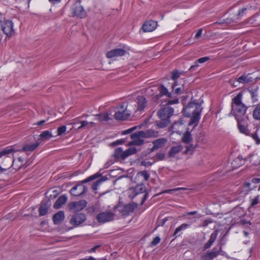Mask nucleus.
<instances>
[{"instance_id": "nucleus-19", "label": "nucleus", "mask_w": 260, "mask_h": 260, "mask_svg": "<svg viewBox=\"0 0 260 260\" xmlns=\"http://www.w3.org/2000/svg\"><path fill=\"white\" fill-rule=\"evenodd\" d=\"M125 151H123L120 147L115 149L113 156L116 160H124L126 158Z\"/></svg>"}, {"instance_id": "nucleus-63", "label": "nucleus", "mask_w": 260, "mask_h": 260, "mask_svg": "<svg viewBox=\"0 0 260 260\" xmlns=\"http://www.w3.org/2000/svg\"><path fill=\"white\" fill-rule=\"evenodd\" d=\"M101 246L100 245H96L94 246L93 248H92L91 249H90L88 252H94L95 251V250L99 248Z\"/></svg>"}, {"instance_id": "nucleus-25", "label": "nucleus", "mask_w": 260, "mask_h": 260, "mask_svg": "<svg viewBox=\"0 0 260 260\" xmlns=\"http://www.w3.org/2000/svg\"><path fill=\"white\" fill-rule=\"evenodd\" d=\"M183 147L181 145H178L172 147L169 150L168 156L169 157H174L175 155L182 151Z\"/></svg>"}, {"instance_id": "nucleus-50", "label": "nucleus", "mask_w": 260, "mask_h": 260, "mask_svg": "<svg viewBox=\"0 0 260 260\" xmlns=\"http://www.w3.org/2000/svg\"><path fill=\"white\" fill-rule=\"evenodd\" d=\"M251 137L255 140L257 144L260 143V138H259L258 136V130H257L254 134H252Z\"/></svg>"}, {"instance_id": "nucleus-5", "label": "nucleus", "mask_w": 260, "mask_h": 260, "mask_svg": "<svg viewBox=\"0 0 260 260\" xmlns=\"http://www.w3.org/2000/svg\"><path fill=\"white\" fill-rule=\"evenodd\" d=\"M86 220V216L82 213H76L73 214L70 219V223L73 227L81 225Z\"/></svg>"}, {"instance_id": "nucleus-59", "label": "nucleus", "mask_w": 260, "mask_h": 260, "mask_svg": "<svg viewBox=\"0 0 260 260\" xmlns=\"http://www.w3.org/2000/svg\"><path fill=\"white\" fill-rule=\"evenodd\" d=\"M174 89V92L176 94H180L182 92V88L181 87H178L176 89L175 88L173 89V90Z\"/></svg>"}, {"instance_id": "nucleus-34", "label": "nucleus", "mask_w": 260, "mask_h": 260, "mask_svg": "<svg viewBox=\"0 0 260 260\" xmlns=\"http://www.w3.org/2000/svg\"><path fill=\"white\" fill-rule=\"evenodd\" d=\"M147 131H139L137 133H133L131 135V138H135L140 137V138H148L147 136Z\"/></svg>"}, {"instance_id": "nucleus-58", "label": "nucleus", "mask_w": 260, "mask_h": 260, "mask_svg": "<svg viewBox=\"0 0 260 260\" xmlns=\"http://www.w3.org/2000/svg\"><path fill=\"white\" fill-rule=\"evenodd\" d=\"M178 103V99H174L173 100H168L167 104L170 105L173 104H177Z\"/></svg>"}, {"instance_id": "nucleus-31", "label": "nucleus", "mask_w": 260, "mask_h": 260, "mask_svg": "<svg viewBox=\"0 0 260 260\" xmlns=\"http://www.w3.org/2000/svg\"><path fill=\"white\" fill-rule=\"evenodd\" d=\"M248 22L253 24V26H258L260 25V15L255 14L248 19Z\"/></svg>"}, {"instance_id": "nucleus-29", "label": "nucleus", "mask_w": 260, "mask_h": 260, "mask_svg": "<svg viewBox=\"0 0 260 260\" xmlns=\"http://www.w3.org/2000/svg\"><path fill=\"white\" fill-rule=\"evenodd\" d=\"M201 112H197L196 113L192 114V117L190 119V120L189 122V125L194 124V126H196L199 123L200 118V114Z\"/></svg>"}, {"instance_id": "nucleus-62", "label": "nucleus", "mask_w": 260, "mask_h": 260, "mask_svg": "<svg viewBox=\"0 0 260 260\" xmlns=\"http://www.w3.org/2000/svg\"><path fill=\"white\" fill-rule=\"evenodd\" d=\"M240 222L242 224H249V225H251V223L250 222V221H247L245 219H242L240 220Z\"/></svg>"}, {"instance_id": "nucleus-56", "label": "nucleus", "mask_w": 260, "mask_h": 260, "mask_svg": "<svg viewBox=\"0 0 260 260\" xmlns=\"http://www.w3.org/2000/svg\"><path fill=\"white\" fill-rule=\"evenodd\" d=\"M199 62H198L197 60L196 62H194V64L190 67L189 70L191 71L195 70V69L199 67Z\"/></svg>"}, {"instance_id": "nucleus-3", "label": "nucleus", "mask_w": 260, "mask_h": 260, "mask_svg": "<svg viewBox=\"0 0 260 260\" xmlns=\"http://www.w3.org/2000/svg\"><path fill=\"white\" fill-rule=\"evenodd\" d=\"M137 207V204L134 203L126 204L119 203L114 207L113 210L115 212H118L121 216H127L133 213Z\"/></svg>"}, {"instance_id": "nucleus-43", "label": "nucleus", "mask_w": 260, "mask_h": 260, "mask_svg": "<svg viewBox=\"0 0 260 260\" xmlns=\"http://www.w3.org/2000/svg\"><path fill=\"white\" fill-rule=\"evenodd\" d=\"M172 78L173 80H174V82L172 86V89H174V87L177 85V82L176 80L178 79L180 76V73L177 70L174 71L172 72Z\"/></svg>"}, {"instance_id": "nucleus-28", "label": "nucleus", "mask_w": 260, "mask_h": 260, "mask_svg": "<svg viewBox=\"0 0 260 260\" xmlns=\"http://www.w3.org/2000/svg\"><path fill=\"white\" fill-rule=\"evenodd\" d=\"M201 112H197L196 113L192 114V117L190 119V120L189 122V125L194 124V126H196L199 123L200 118V114Z\"/></svg>"}, {"instance_id": "nucleus-2", "label": "nucleus", "mask_w": 260, "mask_h": 260, "mask_svg": "<svg viewBox=\"0 0 260 260\" xmlns=\"http://www.w3.org/2000/svg\"><path fill=\"white\" fill-rule=\"evenodd\" d=\"M100 176V175L94 174L81 181L82 184H77L74 186L70 191L71 194L75 197L80 196L87 191V188L83 184L93 180Z\"/></svg>"}, {"instance_id": "nucleus-51", "label": "nucleus", "mask_w": 260, "mask_h": 260, "mask_svg": "<svg viewBox=\"0 0 260 260\" xmlns=\"http://www.w3.org/2000/svg\"><path fill=\"white\" fill-rule=\"evenodd\" d=\"M160 241V239L159 237H156L154 238V239L153 240V241L151 242L150 245L151 246H154L158 244Z\"/></svg>"}, {"instance_id": "nucleus-39", "label": "nucleus", "mask_w": 260, "mask_h": 260, "mask_svg": "<svg viewBox=\"0 0 260 260\" xmlns=\"http://www.w3.org/2000/svg\"><path fill=\"white\" fill-rule=\"evenodd\" d=\"M108 179V178L106 176H102L99 179H98L92 185V189L93 190H95L98 188V186L102 182L106 181Z\"/></svg>"}, {"instance_id": "nucleus-64", "label": "nucleus", "mask_w": 260, "mask_h": 260, "mask_svg": "<svg viewBox=\"0 0 260 260\" xmlns=\"http://www.w3.org/2000/svg\"><path fill=\"white\" fill-rule=\"evenodd\" d=\"M58 194V192L56 190H52V194H51L50 195V198L52 197L53 198H55Z\"/></svg>"}, {"instance_id": "nucleus-26", "label": "nucleus", "mask_w": 260, "mask_h": 260, "mask_svg": "<svg viewBox=\"0 0 260 260\" xmlns=\"http://www.w3.org/2000/svg\"><path fill=\"white\" fill-rule=\"evenodd\" d=\"M18 150H15L12 146L7 147L0 152V158L9 156V154L16 152Z\"/></svg>"}, {"instance_id": "nucleus-49", "label": "nucleus", "mask_w": 260, "mask_h": 260, "mask_svg": "<svg viewBox=\"0 0 260 260\" xmlns=\"http://www.w3.org/2000/svg\"><path fill=\"white\" fill-rule=\"evenodd\" d=\"M66 131V126L65 125H62L57 129V135L59 136L63 134Z\"/></svg>"}, {"instance_id": "nucleus-32", "label": "nucleus", "mask_w": 260, "mask_h": 260, "mask_svg": "<svg viewBox=\"0 0 260 260\" xmlns=\"http://www.w3.org/2000/svg\"><path fill=\"white\" fill-rule=\"evenodd\" d=\"M245 121H237L238 128L241 133H242L246 135L252 136V134H250L248 129L247 127L245 126L242 123H244Z\"/></svg>"}, {"instance_id": "nucleus-15", "label": "nucleus", "mask_w": 260, "mask_h": 260, "mask_svg": "<svg viewBox=\"0 0 260 260\" xmlns=\"http://www.w3.org/2000/svg\"><path fill=\"white\" fill-rule=\"evenodd\" d=\"M157 26V21L154 20H149L146 21L143 24L142 28L144 32H150L154 30Z\"/></svg>"}, {"instance_id": "nucleus-10", "label": "nucleus", "mask_w": 260, "mask_h": 260, "mask_svg": "<svg viewBox=\"0 0 260 260\" xmlns=\"http://www.w3.org/2000/svg\"><path fill=\"white\" fill-rule=\"evenodd\" d=\"M15 158L14 156L12 158H11L9 156L4 157L2 161V165L3 167L0 166V174L4 173L10 169L13 165L11 162L12 161L14 162Z\"/></svg>"}, {"instance_id": "nucleus-60", "label": "nucleus", "mask_w": 260, "mask_h": 260, "mask_svg": "<svg viewBox=\"0 0 260 260\" xmlns=\"http://www.w3.org/2000/svg\"><path fill=\"white\" fill-rule=\"evenodd\" d=\"M202 30H203L202 28L199 29L198 30V32H197V34L195 36V38L197 39L201 37L202 33Z\"/></svg>"}, {"instance_id": "nucleus-61", "label": "nucleus", "mask_w": 260, "mask_h": 260, "mask_svg": "<svg viewBox=\"0 0 260 260\" xmlns=\"http://www.w3.org/2000/svg\"><path fill=\"white\" fill-rule=\"evenodd\" d=\"M241 159H240V158L239 157H238L236 159H235L232 162V165H233V167H235V168L238 167V166L236 165V164L237 162H238L239 161H241Z\"/></svg>"}, {"instance_id": "nucleus-42", "label": "nucleus", "mask_w": 260, "mask_h": 260, "mask_svg": "<svg viewBox=\"0 0 260 260\" xmlns=\"http://www.w3.org/2000/svg\"><path fill=\"white\" fill-rule=\"evenodd\" d=\"M131 139H133V141L129 143V145H135L140 146L142 145L144 142V141L140 137Z\"/></svg>"}, {"instance_id": "nucleus-14", "label": "nucleus", "mask_w": 260, "mask_h": 260, "mask_svg": "<svg viewBox=\"0 0 260 260\" xmlns=\"http://www.w3.org/2000/svg\"><path fill=\"white\" fill-rule=\"evenodd\" d=\"M134 192H135L134 196H136L138 194L145 192L144 196L142 199V204H143L147 198L148 193L146 192V188L144 184H140L137 185L134 188Z\"/></svg>"}, {"instance_id": "nucleus-1", "label": "nucleus", "mask_w": 260, "mask_h": 260, "mask_svg": "<svg viewBox=\"0 0 260 260\" xmlns=\"http://www.w3.org/2000/svg\"><path fill=\"white\" fill-rule=\"evenodd\" d=\"M242 96L243 94L240 92L232 100V112L237 121H245L248 119L245 115L247 107L242 103Z\"/></svg>"}, {"instance_id": "nucleus-6", "label": "nucleus", "mask_w": 260, "mask_h": 260, "mask_svg": "<svg viewBox=\"0 0 260 260\" xmlns=\"http://www.w3.org/2000/svg\"><path fill=\"white\" fill-rule=\"evenodd\" d=\"M115 214L111 211L102 212L97 214L96 219L97 221L101 223H104L111 221L114 219Z\"/></svg>"}, {"instance_id": "nucleus-48", "label": "nucleus", "mask_w": 260, "mask_h": 260, "mask_svg": "<svg viewBox=\"0 0 260 260\" xmlns=\"http://www.w3.org/2000/svg\"><path fill=\"white\" fill-rule=\"evenodd\" d=\"M249 92L253 101H257V99L256 98L257 96V94L256 93L257 89L251 90L249 91Z\"/></svg>"}, {"instance_id": "nucleus-30", "label": "nucleus", "mask_w": 260, "mask_h": 260, "mask_svg": "<svg viewBox=\"0 0 260 260\" xmlns=\"http://www.w3.org/2000/svg\"><path fill=\"white\" fill-rule=\"evenodd\" d=\"M250 74L242 75L237 79L239 83L242 84H246L252 81V79L249 76Z\"/></svg>"}, {"instance_id": "nucleus-9", "label": "nucleus", "mask_w": 260, "mask_h": 260, "mask_svg": "<svg viewBox=\"0 0 260 260\" xmlns=\"http://www.w3.org/2000/svg\"><path fill=\"white\" fill-rule=\"evenodd\" d=\"M174 109L170 106L161 108L157 112V115L160 119H168L173 115Z\"/></svg>"}, {"instance_id": "nucleus-17", "label": "nucleus", "mask_w": 260, "mask_h": 260, "mask_svg": "<svg viewBox=\"0 0 260 260\" xmlns=\"http://www.w3.org/2000/svg\"><path fill=\"white\" fill-rule=\"evenodd\" d=\"M136 102L137 104V110L139 111H143L146 107L147 103L146 98L142 95H138L137 97Z\"/></svg>"}, {"instance_id": "nucleus-54", "label": "nucleus", "mask_w": 260, "mask_h": 260, "mask_svg": "<svg viewBox=\"0 0 260 260\" xmlns=\"http://www.w3.org/2000/svg\"><path fill=\"white\" fill-rule=\"evenodd\" d=\"M141 164L142 166H143L145 167H149V166H151L153 163L150 161L143 160V161H141Z\"/></svg>"}, {"instance_id": "nucleus-35", "label": "nucleus", "mask_w": 260, "mask_h": 260, "mask_svg": "<svg viewBox=\"0 0 260 260\" xmlns=\"http://www.w3.org/2000/svg\"><path fill=\"white\" fill-rule=\"evenodd\" d=\"M53 137L51 133L48 131H44L40 135V139L42 141H47Z\"/></svg>"}, {"instance_id": "nucleus-55", "label": "nucleus", "mask_w": 260, "mask_h": 260, "mask_svg": "<svg viewBox=\"0 0 260 260\" xmlns=\"http://www.w3.org/2000/svg\"><path fill=\"white\" fill-rule=\"evenodd\" d=\"M209 58L208 57H204L199 58V59L197 60V61L198 62H199V63H203L205 61H207L208 60H209Z\"/></svg>"}, {"instance_id": "nucleus-27", "label": "nucleus", "mask_w": 260, "mask_h": 260, "mask_svg": "<svg viewBox=\"0 0 260 260\" xmlns=\"http://www.w3.org/2000/svg\"><path fill=\"white\" fill-rule=\"evenodd\" d=\"M40 143L39 142L35 143L32 144H26L22 148L20 151H24V152H31L34 151L35 149H36Z\"/></svg>"}, {"instance_id": "nucleus-57", "label": "nucleus", "mask_w": 260, "mask_h": 260, "mask_svg": "<svg viewBox=\"0 0 260 260\" xmlns=\"http://www.w3.org/2000/svg\"><path fill=\"white\" fill-rule=\"evenodd\" d=\"M246 10V8H243L242 10H240L237 14V18H240L243 16V14Z\"/></svg>"}, {"instance_id": "nucleus-20", "label": "nucleus", "mask_w": 260, "mask_h": 260, "mask_svg": "<svg viewBox=\"0 0 260 260\" xmlns=\"http://www.w3.org/2000/svg\"><path fill=\"white\" fill-rule=\"evenodd\" d=\"M219 254V251L216 248H214L212 251L207 252L202 256L203 260H211Z\"/></svg>"}, {"instance_id": "nucleus-38", "label": "nucleus", "mask_w": 260, "mask_h": 260, "mask_svg": "<svg viewBox=\"0 0 260 260\" xmlns=\"http://www.w3.org/2000/svg\"><path fill=\"white\" fill-rule=\"evenodd\" d=\"M189 225L187 223H183L180 226L177 228L174 233L173 236L177 237V234L181 231L185 230L189 227ZM180 235H178L180 236Z\"/></svg>"}, {"instance_id": "nucleus-21", "label": "nucleus", "mask_w": 260, "mask_h": 260, "mask_svg": "<svg viewBox=\"0 0 260 260\" xmlns=\"http://www.w3.org/2000/svg\"><path fill=\"white\" fill-rule=\"evenodd\" d=\"M64 214L63 211H60L53 216V220L55 224L60 223L64 220Z\"/></svg>"}, {"instance_id": "nucleus-36", "label": "nucleus", "mask_w": 260, "mask_h": 260, "mask_svg": "<svg viewBox=\"0 0 260 260\" xmlns=\"http://www.w3.org/2000/svg\"><path fill=\"white\" fill-rule=\"evenodd\" d=\"M192 140L191 135L187 128V131L185 133L182 138V141L184 143H188Z\"/></svg>"}, {"instance_id": "nucleus-41", "label": "nucleus", "mask_w": 260, "mask_h": 260, "mask_svg": "<svg viewBox=\"0 0 260 260\" xmlns=\"http://www.w3.org/2000/svg\"><path fill=\"white\" fill-rule=\"evenodd\" d=\"M98 118L100 122L107 121L110 119L109 114L108 113H101L95 115Z\"/></svg>"}, {"instance_id": "nucleus-45", "label": "nucleus", "mask_w": 260, "mask_h": 260, "mask_svg": "<svg viewBox=\"0 0 260 260\" xmlns=\"http://www.w3.org/2000/svg\"><path fill=\"white\" fill-rule=\"evenodd\" d=\"M125 155L126 157L128 156L136 154L137 152V150L136 147H129L128 149L126 150L125 151Z\"/></svg>"}, {"instance_id": "nucleus-53", "label": "nucleus", "mask_w": 260, "mask_h": 260, "mask_svg": "<svg viewBox=\"0 0 260 260\" xmlns=\"http://www.w3.org/2000/svg\"><path fill=\"white\" fill-rule=\"evenodd\" d=\"M258 199L259 197L257 196L254 199H252L251 203V206H254L257 205L258 203Z\"/></svg>"}, {"instance_id": "nucleus-44", "label": "nucleus", "mask_w": 260, "mask_h": 260, "mask_svg": "<svg viewBox=\"0 0 260 260\" xmlns=\"http://www.w3.org/2000/svg\"><path fill=\"white\" fill-rule=\"evenodd\" d=\"M148 138H156L158 136V132L152 129H147Z\"/></svg>"}, {"instance_id": "nucleus-52", "label": "nucleus", "mask_w": 260, "mask_h": 260, "mask_svg": "<svg viewBox=\"0 0 260 260\" xmlns=\"http://www.w3.org/2000/svg\"><path fill=\"white\" fill-rule=\"evenodd\" d=\"M81 125L78 127L77 129L80 130L83 129L84 127L89 125V122L87 121H82L80 122Z\"/></svg>"}, {"instance_id": "nucleus-40", "label": "nucleus", "mask_w": 260, "mask_h": 260, "mask_svg": "<svg viewBox=\"0 0 260 260\" xmlns=\"http://www.w3.org/2000/svg\"><path fill=\"white\" fill-rule=\"evenodd\" d=\"M170 122V120L168 119H161L160 121H157L156 124L158 128H164L167 126Z\"/></svg>"}, {"instance_id": "nucleus-46", "label": "nucleus", "mask_w": 260, "mask_h": 260, "mask_svg": "<svg viewBox=\"0 0 260 260\" xmlns=\"http://www.w3.org/2000/svg\"><path fill=\"white\" fill-rule=\"evenodd\" d=\"M165 156L166 155L164 153L159 152L153 157V159L155 161L162 160L165 159Z\"/></svg>"}, {"instance_id": "nucleus-22", "label": "nucleus", "mask_w": 260, "mask_h": 260, "mask_svg": "<svg viewBox=\"0 0 260 260\" xmlns=\"http://www.w3.org/2000/svg\"><path fill=\"white\" fill-rule=\"evenodd\" d=\"M159 94L155 96L156 99L158 100L161 96L166 95L168 98L171 97V93L169 92L168 89L162 85L158 87Z\"/></svg>"}, {"instance_id": "nucleus-37", "label": "nucleus", "mask_w": 260, "mask_h": 260, "mask_svg": "<svg viewBox=\"0 0 260 260\" xmlns=\"http://www.w3.org/2000/svg\"><path fill=\"white\" fill-rule=\"evenodd\" d=\"M252 115L254 119L260 120V103L254 109Z\"/></svg>"}, {"instance_id": "nucleus-23", "label": "nucleus", "mask_w": 260, "mask_h": 260, "mask_svg": "<svg viewBox=\"0 0 260 260\" xmlns=\"http://www.w3.org/2000/svg\"><path fill=\"white\" fill-rule=\"evenodd\" d=\"M218 231L217 230H215L210 236V239L209 241L204 245V249L206 250L210 247V246L213 244L214 242L215 241Z\"/></svg>"}, {"instance_id": "nucleus-24", "label": "nucleus", "mask_w": 260, "mask_h": 260, "mask_svg": "<svg viewBox=\"0 0 260 260\" xmlns=\"http://www.w3.org/2000/svg\"><path fill=\"white\" fill-rule=\"evenodd\" d=\"M67 201V197L65 195H62L59 197V198L55 202L53 207L55 209L60 208L63 204L66 203Z\"/></svg>"}, {"instance_id": "nucleus-7", "label": "nucleus", "mask_w": 260, "mask_h": 260, "mask_svg": "<svg viewBox=\"0 0 260 260\" xmlns=\"http://www.w3.org/2000/svg\"><path fill=\"white\" fill-rule=\"evenodd\" d=\"M87 202L85 200H80L77 202H73L69 203L68 207L69 210L73 212L76 213L83 210L87 205Z\"/></svg>"}, {"instance_id": "nucleus-18", "label": "nucleus", "mask_w": 260, "mask_h": 260, "mask_svg": "<svg viewBox=\"0 0 260 260\" xmlns=\"http://www.w3.org/2000/svg\"><path fill=\"white\" fill-rule=\"evenodd\" d=\"M50 201L49 200L43 203L39 209V215L40 216H44L46 215L48 212V209L50 206Z\"/></svg>"}, {"instance_id": "nucleus-12", "label": "nucleus", "mask_w": 260, "mask_h": 260, "mask_svg": "<svg viewBox=\"0 0 260 260\" xmlns=\"http://www.w3.org/2000/svg\"><path fill=\"white\" fill-rule=\"evenodd\" d=\"M125 53L126 51L124 49L116 48L107 52L106 56L108 58H111L114 57L123 56Z\"/></svg>"}, {"instance_id": "nucleus-8", "label": "nucleus", "mask_w": 260, "mask_h": 260, "mask_svg": "<svg viewBox=\"0 0 260 260\" xmlns=\"http://www.w3.org/2000/svg\"><path fill=\"white\" fill-rule=\"evenodd\" d=\"M2 30L7 37H11L15 34L12 21L8 20L1 22Z\"/></svg>"}, {"instance_id": "nucleus-16", "label": "nucleus", "mask_w": 260, "mask_h": 260, "mask_svg": "<svg viewBox=\"0 0 260 260\" xmlns=\"http://www.w3.org/2000/svg\"><path fill=\"white\" fill-rule=\"evenodd\" d=\"M74 15L79 17L80 18H83L86 17V13L84 10L83 7L80 5L79 4H76L73 9Z\"/></svg>"}, {"instance_id": "nucleus-47", "label": "nucleus", "mask_w": 260, "mask_h": 260, "mask_svg": "<svg viewBox=\"0 0 260 260\" xmlns=\"http://www.w3.org/2000/svg\"><path fill=\"white\" fill-rule=\"evenodd\" d=\"M138 175L143 177L145 181H147L150 177L149 173L146 170L138 173Z\"/></svg>"}, {"instance_id": "nucleus-33", "label": "nucleus", "mask_w": 260, "mask_h": 260, "mask_svg": "<svg viewBox=\"0 0 260 260\" xmlns=\"http://www.w3.org/2000/svg\"><path fill=\"white\" fill-rule=\"evenodd\" d=\"M172 218L171 216L164 217L163 216H159L156 222L157 226H163L167 221L170 220Z\"/></svg>"}, {"instance_id": "nucleus-11", "label": "nucleus", "mask_w": 260, "mask_h": 260, "mask_svg": "<svg viewBox=\"0 0 260 260\" xmlns=\"http://www.w3.org/2000/svg\"><path fill=\"white\" fill-rule=\"evenodd\" d=\"M167 142V139L165 138H161L156 139L152 142L153 146L150 149V152H153L158 149L161 148L165 146Z\"/></svg>"}, {"instance_id": "nucleus-13", "label": "nucleus", "mask_w": 260, "mask_h": 260, "mask_svg": "<svg viewBox=\"0 0 260 260\" xmlns=\"http://www.w3.org/2000/svg\"><path fill=\"white\" fill-rule=\"evenodd\" d=\"M122 111L116 112L114 115V118L119 120H124L130 115V113L127 111L126 109H123L124 106L122 105L120 106Z\"/></svg>"}, {"instance_id": "nucleus-4", "label": "nucleus", "mask_w": 260, "mask_h": 260, "mask_svg": "<svg viewBox=\"0 0 260 260\" xmlns=\"http://www.w3.org/2000/svg\"><path fill=\"white\" fill-rule=\"evenodd\" d=\"M202 108L200 104L197 102H191L183 109V112L185 117H189L197 112H202Z\"/></svg>"}]
</instances>
